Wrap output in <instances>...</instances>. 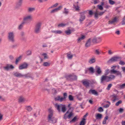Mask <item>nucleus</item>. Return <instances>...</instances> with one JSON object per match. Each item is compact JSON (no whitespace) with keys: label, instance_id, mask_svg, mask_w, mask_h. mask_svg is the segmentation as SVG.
<instances>
[{"label":"nucleus","instance_id":"f257e3e1","mask_svg":"<svg viewBox=\"0 0 125 125\" xmlns=\"http://www.w3.org/2000/svg\"><path fill=\"white\" fill-rule=\"evenodd\" d=\"M49 113L48 117V121L52 123H55L57 121V119L53 116V111L51 109H49Z\"/></svg>","mask_w":125,"mask_h":125},{"label":"nucleus","instance_id":"f03ea898","mask_svg":"<svg viewBox=\"0 0 125 125\" xmlns=\"http://www.w3.org/2000/svg\"><path fill=\"white\" fill-rule=\"evenodd\" d=\"M71 104H69L68 106V107L69 108V109L67 111L66 113L64 115L63 118L65 119H66L68 118L70 119L72 116L73 114L72 111L69 112L70 110L71 109H73V108H72L70 107Z\"/></svg>","mask_w":125,"mask_h":125},{"label":"nucleus","instance_id":"7ed1b4c3","mask_svg":"<svg viewBox=\"0 0 125 125\" xmlns=\"http://www.w3.org/2000/svg\"><path fill=\"white\" fill-rule=\"evenodd\" d=\"M55 106L59 112H60L61 111L60 108H61V111L63 113H65L67 110L65 105H59L56 103L55 104Z\"/></svg>","mask_w":125,"mask_h":125},{"label":"nucleus","instance_id":"20e7f679","mask_svg":"<svg viewBox=\"0 0 125 125\" xmlns=\"http://www.w3.org/2000/svg\"><path fill=\"white\" fill-rule=\"evenodd\" d=\"M41 24V22H39L35 25L34 29V32L35 33L37 34L40 32Z\"/></svg>","mask_w":125,"mask_h":125},{"label":"nucleus","instance_id":"39448f33","mask_svg":"<svg viewBox=\"0 0 125 125\" xmlns=\"http://www.w3.org/2000/svg\"><path fill=\"white\" fill-rule=\"evenodd\" d=\"M63 97H61L60 96L58 95L54 99L55 101H59L60 102H62L65 100L66 99L67 97V93H64L63 94Z\"/></svg>","mask_w":125,"mask_h":125},{"label":"nucleus","instance_id":"423d86ee","mask_svg":"<svg viewBox=\"0 0 125 125\" xmlns=\"http://www.w3.org/2000/svg\"><path fill=\"white\" fill-rule=\"evenodd\" d=\"M32 19V16L31 15H28L24 16L23 19V21L25 23H28Z\"/></svg>","mask_w":125,"mask_h":125},{"label":"nucleus","instance_id":"0eeeda50","mask_svg":"<svg viewBox=\"0 0 125 125\" xmlns=\"http://www.w3.org/2000/svg\"><path fill=\"white\" fill-rule=\"evenodd\" d=\"M8 39L9 41L12 42H14L15 41L14 32H10L8 33Z\"/></svg>","mask_w":125,"mask_h":125},{"label":"nucleus","instance_id":"6e6552de","mask_svg":"<svg viewBox=\"0 0 125 125\" xmlns=\"http://www.w3.org/2000/svg\"><path fill=\"white\" fill-rule=\"evenodd\" d=\"M66 78L68 81H72L76 80L77 79V77L74 74H72L67 75Z\"/></svg>","mask_w":125,"mask_h":125},{"label":"nucleus","instance_id":"1a4fd4ad","mask_svg":"<svg viewBox=\"0 0 125 125\" xmlns=\"http://www.w3.org/2000/svg\"><path fill=\"white\" fill-rule=\"evenodd\" d=\"M121 58L119 56H114L112 57L107 62L108 63H110L112 62L118 61L121 60Z\"/></svg>","mask_w":125,"mask_h":125},{"label":"nucleus","instance_id":"9d476101","mask_svg":"<svg viewBox=\"0 0 125 125\" xmlns=\"http://www.w3.org/2000/svg\"><path fill=\"white\" fill-rule=\"evenodd\" d=\"M93 43H96L101 41V38L100 37H94L91 39Z\"/></svg>","mask_w":125,"mask_h":125},{"label":"nucleus","instance_id":"9b49d317","mask_svg":"<svg viewBox=\"0 0 125 125\" xmlns=\"http://www.w3.org/2000/svg\"><path fill=\"white\" fill-rule=\"evenodd\" d=\"M3 68L5 70L8 71L10 69H13L14 68V67L12 65H10L9 64H7L6 66L4 67Z\"/></svg>","mask_w":125,"mask_h":125},{"label":"nucleus","instance_id":"f8f14e48","mask_svg":"<svg viewBox=\"0 0 125 125\" xmlns=\"http://www.w3.org/2000/svg\"><path fill=\"white\" fill-rule=\"evenodd\" d=\"M23 0H18V1L16 3L15 8L16 9H18L22 5Z\"/></svg>","mask_w":125,"mask_h":125},{"label":"nucleus","instance_id":"ddd939ff","mask_svg":"<svg viewBox=\"0 0 125 125\" xmlns=\"http://www.w3.org/2000/svg\"><path fill=\"white\" fill-rule=\"evenodd\" d=\"M90 82L89 80H85L82 81V83L84 86L86 87H89Z\"/></svg>","mask_w":125,"mask_h":125},{"label":"nucleus","instance_id":"4468645a","mask_svg":"<svg viewBox=\"0 0 125 125\" xmlns=\"http://www.w3.org/2000/svg\"><path fill=\"white\" fill-rule=\"evenodd\" d=\"M75 31L74 28H72L71 29H68L67 30L65 31V33L67 35H69L72 32Z\"/></svg>","mask_w":125,"mask_h":125},{"label":"nucleus","instance_id":"2eb2a0df","mask_svg":"<svg viewBox=\"0 0 125 125\" xmlns=\"http://www.w3.org/2000/svg\"><path fill=\"white\" fill-rule=\"evenodd\" d=\"M27 64L26 63H24L19 66V69L20 70H22L23 69H26L27 67Z\"/></svg>","mask_w":125,"mask_h":125},{"label":"nucleus","instance_id":"dca6fc26","mask_svg":"<svg viewBox=\"0 0 125 125\" xmlns=\"http://www.w3.org/2000/svg\"><path fill=\"white\" fill-rule=\"evenodd\" d=\"M118 21V18L115 17H114L111 21H108V24H112L115 22H116Z\"/></svg>","mask_w":125,"mask_h":125},{"label":"nucleus","instance_id":"f3484780","mask_svg":"<svg viewBox=\"0 0 125 125\" xmlns=\"http://www.w3.org/2000/svg\"><path fill=\"white\" fill-rule=\"evenodd\" d=\"M62 8V6H59L58 7L52 10L50 12L51 13H53L57 12L59 10H61Z\"/></svg>","mask_w":125,"mask_h":125},{"label":"nucleus","instance_id":"a211bd4d","mask_svg":"<svg viewBox=\"0 0 125 125\" xmlns=\"http://www.w3.org/2000/svg\"><path fill=\"white\" fill-rule=\"evenodd\" d=\"M102 71L100 67L97 66L96 68L95 74L97 76L100 75L102 73Z\"/></svg>","mask_w":125,"mask_h":125},{"label":"nucleus","instance_id":"6ab92c4d","mask_svg":"<svg viewBox=\"0 0 125 125\" xmlns=\"http://www.w3.org/2000/svg\"><path fill=\"white\" fill-rule=\"evenodd\" d=\"M85 19V16L84 14L83 13H80L79 21L81 22L83 21Z\"/></svg>","mask_w":125,"mask_h":125},{"label":"nucleus","instance_id":"aec40b11","mask_svg":"<svg viewBox=\"0 0 125 125\" xmlns=\"http://www.w3.org/2000/svg\"><path fill=\"white\" fill-rule=\"evenodd\" d=\"M13 75L14 76L17 77H23V75L18 72H16L14 73Z\"/></svg>","mask_w":125,"mask_h":125},{"label":"nucleus","instance_id":"412c9836","mask_svg":"<svg viewBox=\"0 0 125 125\" xmlns=\"http://www.w3.org/2000/svg\"><path fill=\"white\" fill-rule=\"evenodd\" d=\"M89 94H92L94 95H98V94L97 92L94 90L90 89L88 92Z\"/></svg>","mask_w":125,"mask_h":125},{"label":"nucleus","instance_id":"4be33fe9","mask_svg":"<svg viewBox=\"0 0 125 125\" xmlns=\"http://www.w3.org/2000/svg\"><path fill=\"white\" fill-rule=\"evenodd\" d=\"M115 77V76L114 75H111L108 76H107V82H109L112 80L114 79Z\"/></svg>","mask_w":125,"mask_h":125},{"label":"nucleus","instance_id":"5701e85b","mask_svg":"<svg viewBox=\"0 0 125 125\" xmlns=\"http://www.w3.org/2000/svg\"><path fill=\"white\" fill-rule=\"evenodd\" d=\"M113 99L112 101L114 102H115L116 100H118V96L115 94H113L111 96Z\"/></svg>","mask_w":125,"mask_h":125},{"label":"nucleus","instance_id":"b1692460","mask_svg":"<svg viewBox=\"0 0 125 125\" xmlns=\"http://www.w3.org/2000/svg\"><path fill=\"white\" fill-rule=\"evenodd\" d=\"M107 76L104 75H103L101 77V83H103V82L104 81H105L106 82H107Z\"/></svg>","mask_w":125,"mask_h":125},{"label":"nucleus","instance_id":"393cba45","mask_svg":"<svg viewBox=\"0 0 125 125\" xmlns=\"http://www.w3.org/2000/svg\"><path fill=\"white\" fill-rule=\"evenodd\" d=\"M91 39H89L87 41L85 45V46L86 47H88L90 46L91 45Z\"/></svg>","mask_w":125,"mask_h":125},{"label":"nucleus","instance_id":"a878e982","mask_svg":"<svg viewBox=\"0 0 125 125\" xmlns=\"http://www.w3.org/2000/svg\"><path fill=\"white\" fill-rule=\"evenodd\" d=\"M85 38L84 35H82L81 37H79L77 39L78 42H80L82 40H84Z\"/></svg>","mask_w":125,"mask_h":125},{"label":"nucleus","instance_id":"bb28decb","mask_svg":"<svg viewBox=\"0 0 125 125\" xmlns=\"http://www.w3.org/2000/svg\"><path fill=\"white\" fill-rule=\"evenodd\" d=\"M22 77H24L25 78H32L31 75L29 73L25 75H23Z\"/></svg>","mask_w":125,"mask_h":125},{"label":"nucleus","instance_id":"cd10ccee","mask_svg":"<svg viewBox=\"0 0 125 125\" xmlns=\"http://www.w3.org/2000/svg\"><path fill=\"white\" fill-rule=\"evenodd\" d=\"M96 61L95 58H92L90 59L88 61V62L90 64H92L94 63Z\"/></svg>","mask_w":125,"mask_h":125},{"label":"nucleus","instance_id":"c85d7f7f","mask_svg":"<svg viewBox=\"0 0 125 125\" xmlns=\"http://www.w3.org/2000/svg\"><path fill=\"white\" fill-rule=\"evenodd\" d=\"M25 101V99L22 96H20L19 99V102L21 103Z\"/></svg>","mask_w":125,"mask_h":125},{"label":"nucleus","instance_id":"c756f323","mask_svg":"<svg viewBox=\"0 0 125 125\" xmlns=\"http://www.w3.org/2000/svg\"><path fill=\"white\" fill-rule=\"evenodd\" d=\"M102 117V115L99 113L97 114L96 116V118L97 119H101Z\"/></svg>","mask_w":125,"mask_h":125},{"label":"nucleus","instance_id":"7c9ffc66","mask_svg":"<svg viewBox=\"0 0 125 125\" xmlns=\"http://www.w3.org/2000/svg\"><path fill=\"white\" fill-rule=\"evenodd\" d=\"M51 32L52 33L57 34H61L62 33V32L61 30L52 31Z\"/></svg>","mask_w":125,"mask_h":125},{"label":"nucleus","instance_id":"2f4dec72","mask_svg":"<svg viewBox=\"0 0 125 125\" xmlns=\"http://www.w3.org/2000/svg\"><path fill=\"white\" fill-rule=\"evenodd\" d=\"M42 65L45 67H48L50 65V63L48 62H44Z\"/></svg>","mask_w":125,"mask_h":125},{"label":"nucleus","instance_id":"473e14b6","mask_svg":"<svg viewBox=\"0 0 125 125\" xmlns=\"http://www.w3.org/2000/svg\"><path fill=\"white\" fill-rule=\"evenodd\" d=\"M88 70L90 73L93 74L94 72V70L93 68L92 67H91L88 69Z\"/></svg>","mask_w":125,"mask_h":125},{"label":"nucleus","instance_id":"72a5a7b5","mask_svg":"<svg viewBox=\"0 0 125 125\" xmlns=\"http://www.w3.org/2000/svg\"><path fill=\"white\" fill-rule=\"evenodd\" d=\"M35 9L34 8H29L28 9V11L29 12H31L34 11Z\"/></svg>","mask_w":125,"mask_h":125},{"label":"nucleus","instance_id":"f704fd0d","mask_svg":"<svg viewBox=\"0 0 125 125\" xmlns=\"http://www.w3.org/2000/svg\"><path fill=\"white\" fill-rule=\"evenodd\" d=\"M25 23L23 21L21 24L18 27V29L19 30L21 29L23 27V25Z\"/></svg>","mask_w":125,"mask_h":125},{"label":"nucleus","instance_id":"c9c22d12","mask_svg":"<svg viewBox=\"0 0 125 125\" xmlns=\"http://www.w3.org/2000/svg\"><path fill=\"white\" fill-rule=\"evenodd\" d=\"M74 56H75V54H74L72 55L68 53L67 55V57L68 59H72L73 57Z\"/></svg>","mask_w":125,"mask_h":125},{"label":"nucleus","instance_id":"e433bc0d","mask_svg":"<svg viewBox=\"0 0 125 125\" xmlns=\"http://www.w3.org/2000/svg\"><path fill=\"white\" fill-rule=\"evenodd\" d=\"M26 109L28 111H30L32 110V108L30 106H27L26 108Z\"/></svg>","mask_w":125,"mask_h":125},{"label":"nucleus","instance_id":"4c0bfd02","mask_svg":"<svg viewBox=\"0 0 125 125\" xmlns=\"http://www.w3.org/2000/svg\"><path fill=\"white\" fill-rule=\"evenodd\" d=\"M85 119L83 118V120L81 121L80 123V125H84L85 124Z\"/></svg>","mask_w":125,"mask_h":125},{"label":"nucleus","instance_id":"58836bf2","mask_svg":"<svg viewBox=\"0 0 125 125\" xmlns=\"http://www.w3.org/2000/svg\"><path fill=\"white\" fill-rule=\"evenodd\" d=\"M21 56H20L19 57L16 59L15 61V63L16 64H17L18 62L21 59Z\"/></svg>","mask_w":125,"mask_h":125},{"label":"nucleus","instance_id":"ea45409f","mask_svg":"<svg viewBox=\"0 0 125 125\" xmlns=\"http://www.w3.org/2000/svg\"><path fill=\"white\" fill-rule=\"evenodd\" d=\"M58 5V3H57L51 6L48 9H49L51 8H52L54 7H56Z\"/></svg>","mask_w":125,"mask_h":125},{"label":"nucleus","instance_id":"a19ab883","mask_svg":"<svg viewBox=\"0 0 125 125\" xmlns=\"http://www.w3.org/2000/svg\"><path fill=\"white\" fill-rule=\"evenodd\" d=\"M68 98L69 100L70 101H73V96L71 95H69L68 96Z\"/></svg>","mask_w":125,"mask_h":125},{"label":"nucleus","instance_id":"79ce46f5","mask_svg":"<svg viewBox=\"0 0 125 125\" xmlns=\"http://www.w3.org/2000/svg\"><path fill=\"white\" fill-rule=\"evenodd\" d=\"M68 10L66 8H64V11L63 12V13L66 14H67L69 13Z\"/></svg>","mask_w":125,"mask_h":125},{"label":"nucleus","instance_id":"37998d69","mask_svg":"<svg viewBox=\"0 0 125 125\" xmlns=\"http://www.w3.org/2000/svg\"><path fill=\"white\" fill-rule=\"evenodd\" d=\"M122 102V101L121 100H120L116 103L115 105L117 106H118L120 104H121Z\"/></svg>","mask_w":125,"mask_h":125},{"label":"nucleus","instance_id":"c03bdc74","mask_svg":"<svg viewBox=\"0 0 125 125\" xmlns=\"http://www.w3.org/2000/svg\"><path fill=\"white\" fill-rule=\"evenodd\" d=\"M116 74L117 75H119L121 77H122V75L121 72L119 71H117Z\"/></svg>","mask_w":125,"mask_h":125},{"label":"nucleus","instance_id":"a18cd8bd","mask_svg":"<svg viewBox=\"0 0 125 125\" xmlns=\"http://www.w3.org/2000/svg\"><path fill=\"white\" fill-rule=\"evenodd\" d=\"M66 25V24L62 23L59 24L58 25V27H63Z\"/></svg>","mask_w":125,"mask_h":125},{"label":"nucleus","instance_id":"49530a36","mask_svg":"<svg viewBox=\"0 0 125 125\" xmlns=\"http://www.w3.org/2000/svg\"><path fill=\"white\" fill-rule=\"evenodd\" d=\"M109 3L111 5H113L115 3V2L114 1L112 0H109Z\"/></svg>","mask_w":125,"mask_h":125},{"label":"nucleus","instance_id":"de8ad7c7","mask_svg":"<svg viewBox=\"0 0 125 125\" xmlns=\"http://www.w3.org/2000/svg\"><path fill=\"white\" fill-rule=\"evenodd\" d=\"M19 46L18 44H14L12 45L11 47L12 48H14L15 47H18Z\"/></svg>","mask_w":125,"mask_h":125},{"label":"nucleus","instance_id":"09e8293b","mask_svg":"<svg viewBox=\"0 0 125 125\" xmlns=\"http://www.w3.org/2000/svg\"><path fill=\"white\" fill-rule=\"evenodd\" d=\"M73 6L76 10H79V7L78 5H77V6H76L75 5H74Z\"/></svg>","mask_w":125,"mask_h":125},{"label":"nucleus","instance_id":"8fccbe9b","mask_svg":"<svg viewBox=\"0 0 125 125\" xmlns=\"http://www.w3.org/2000/svg\"><path fill=\"white\" fill-rule=\"evenodd\" d=\"M117 71L115 70L114 69L111 70L110 71V73L111 74L112 73H113L114 74H115L116 73Z\"/></svg>","mask_w":125,"mask_h":125},{"label":"nucleus","instance_id":"3c124183","mask_svg":"<svg viewBox=\"0 0 125 125\" xmlns=\"http://www.w3.org/2000/svg\"><path fill=\"white\" fill-rule=\"evenodd\" d=\"M77 119V117L76 116H75L71 120L70 122L71 123L72 122H75Z\"/></svg>","mask_w":125,"mask_h":125},{"label":"nucleus","instance_id":"603ef678","mask_svg":"<svg viewBox=\"0 0 125 125\" xmlns=\"http://www.w3.org/2000/svg\"><path fill=\"white\" fill-rule=\"evenodd\" d=\"M112 86V84H109L108 86L106 88V89L108 90H110V88Z\"/></svg>","mask_w":125,"mask_h":125},{"label":"nucleus","instance_id":"864d4df0","mask_svg":"<svg viewBox=\"0 0 125 125\" xmlns=\"http://www.w3.org/2000/svg\"><path fill=\"white\" fill-rule=\"evenodd\" d=\"M120 61L119 63V64L121 65H124L125 64V63L123 61L121 60H120Z\"/></svg>","mask_w":125,"mask_h":125},{"label":"nucleus","instance_id":"5fc2aeb1","mask_svg":"<svg viewBox=\"0 0 125 125\" xmlns=\"http://www.w3.org/2000/svg\"><path fill=\"white\" fill-rule=\"evenodd\" d=\"M98 110L99 112H103L104 110L102 107H100L98 108Z\"/></svg>","mask_w":125,"mask_h":125},{"label":"nucleus","instance_id":"6e6d98bb","mask_svg":"<svg viewBox=\"0 0 125 125\" xmlns=\"http://www.w3.org/2000/svg\"><path fill=\"white\" fill-rule=\"evenodd\" d=\"M42 55L44 56V59H48V57L46 53H43L42 54Z\"/></svg>","mask_w":125,"mask_h":125},{"label":"nucleus","instance_id":"4d7b16f0","mask_svg":"<svg viewBox=\"0 0 125 125\" xmlns=\"http://www.w3.org/2000/svg\"><path fill=\"white\" fill-rule=\"evenodd\" d=\"M26 53L27 55H31V51H28L26 52Z\"/></svg>","mask_w":125,"mask_h":125},{"label":"nucleus","instance_id":"13d9d810","mask_svg":"<svg viewBox=\"0 0 125 125\" xmlns=\"http://www.w3.org/2000/svg\"><path fill=\"white\" fill-rule=\"evenodd\" d=\"M122 25L125 24V17H124L122 21Z\"/></svg>","mask_w":125,"mask_h":125},{"label":"nucleus","instance_id":"bf43d9fd","mask_svg":"<svg viewBox=\"0 0 125 125\" xmlns=\"http://www.w3.org/2000/svg\"><path fill=\"white\" fill-rule=\"evenodd\" d=\"M108 53L109 54L111 55L113 53V52L111 50H108Z\"/></svg>","mask_w":125,"mask_h":125},{"label":"nucleus","instance_id":"052dcab7","mask_svg":"<svg viewBox=\"0 0 125 125\" xmlns=\"http://www.w3.org/2000/svg\"><path fill=\"white\" fill-rule=\"evenodd\" d=\"M97 6L98 8L100 10H102L103 9V7L101 5H98Z\"/></svg>","mask_w":125,"mask_h":125},{"label":"nucleus","instance_id":"680f3d73","mask_svg":"<svg viewBox=\"0 0 125 125\" xmlns=\"http://www.w3.org/2000/svg\"><path fill=\"white\" fill-rule=\"evenodd\" d=\"M119 7H116V10H117V11L118 13H120L121 11V10L119 9Z\"/></svg>","mask_w":125,"mask_h":125},{"label":"nucleus","instance_id":"e2e57ef3","mask_svg":"<svg viewBox=\"0 0 125 125\" xmlns=\"http://www.w3.org/2000/svg\"><path fill=\"white\" fill-rule=\"evenodd\" d=\"M120 87L122 89L124 88L125 87V83L120 85Z\"/></svg>","mask_w":125,"mask_h":125},{"label":"nucleus","instance_id":"0e129e2a","mask_svg":"<svg viewBox=\"0 0 125 125\" xmlns=\"http://www.w3.org/2000/svg\"><path fill=\"white\" fill-rule=\"evenodd\" d=\"M115 33L117 35H119L120 34V31L119 30H117L115 32Z\"/></svg>","mask_w":125,"mask_h":125},{"label":"nucleus","instance_id":"69168bd1","mask_svg":"<svg viewBox=\"0 0 125 125\" xmlns=\"http://www.w3.org/2000/svg\"><path fill=\"white\" fill-rule=\"evenodd\" d=\"M9 58L11 60H13L14 58L13 56L12 55H10L9 56Z\"/></svg>","mask_w":125,"mask_h":125},{"label":"nucleus","instance_id":"338daca9","mask_svg":"<svg viewBox=\"0 0 125 125\" xmlns=\"http://www.w3.org/2000/svg\"><path fill=\"white\" fill-rule=\"evenodd\" d=\"M95 53L99 55L100 53V52L98 50H96L95 51Z\"/></svg>","mask_w":125,"mask_h":125},{"label":"nucleus","instance_id":"774afa93","mask_svg":"<svg viewBox=\"0 0 125 125\" xmlns=\"http://www.w3.org/2000/svg\"><path fill=\"white\" fill-rule=\"evenodd\" d=\"M99 0H94V4H96L99 1Z\"/></svg>","mask_w":125,"mask_h":125}]
</instances>
